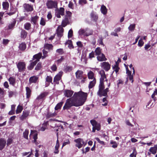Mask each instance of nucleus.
I'll list each match as a JSON object with an SVG mask.
<instances>
[{"instance_id":"1","label":"nucleus","mask_w":157,"mask_h":157,"mask_svg":"<svg viewBox=\"0 0 157 157\" xmlns=\"http://www.w3.org/2000/svg\"><path fill=\"white\" fill-rule=\"evenodd\" d=\"M87 94L82 91L75 92L71 98L67 99L63 107V109L68 110L72 106L78 107L82 105L85 103Z\"/></svg>"},{"instance_id":"2","label":"nucleus","mask_w":157,"mask_h":157,"mask_svg":"<svg viewBox=\"0 0 157 157\" xmlns=\"http://www.w3.org/2000/svg\"><path fill=\"white\" fill-rule=\"evenodd\" d=\"M58 3L56 1L52 0H48L46 3L47 8L52 9L55 8L57 7Z\"/></svg>"},{"instance_id":"3","label":"nucleus","mask_w":157,"mask_h":157,"mask_svg":"<svg viewBox=\"0 0 157 157\" xmlns=\"http://www.w3.org/2000/svg\"><path fill=\"white\" fill-rule=\"evenodd\" d=\"M64 31V29L61 27V25H59L58 27L56 30V33L58 37L57 40H60L61 38L63 36Z\"/></svg>"},{"instance_id":"4","label":"nucleus","mask_w":157,"mask_h":157,"mask_svg":"<svg viewBox=\"0 0 157 157\" xmlns=\"http://www.w3.org/2000/svg\"><path fill=\"white\" fill-rule=\"evenodd\" d=\"M74 142L76 143L75 146L79 149L81 148L83 145L86 144V143H85L83 140L81 138H78L76 139H75L74 140Z\"/></svg>"},{"instance_id":"5","label":"nucleus","mask_w":157,"mask_h":157,"mask_svg":"<svg viewBox=\"0 0 157 157\" xmlns=\"http://www.w3.org/2000/svg\"><path fill=\"white\" fill-rule=\"evenodd\" d=\"M109 91V88H107L105 89L102 90L101 91H98L97 94L100 97L104 96L105 97H108V92Z\"/></svg>"},{"instance_id":"6","label":"nucleus","mask_w":157,"mask_h":157,"mask_svg":"<svg viewBox=\"0 0 157 157\" xmlns=\"http://www.w3.org/2000/svg\"><path fill=\"white\" fill-rule=\"evenodd\" d=\"M26 64L24 62H19L17 64V67L18 70V71L21 72L25 71V69Z\"/></svg>"},{"instance_id":"7","label":"nucleus","mask_w":157,"mask_h":157,"mask_svg":"<svg viewBox=\"0 0 157 157\" xmlns=\"http://www.w3.org/2000/svg\"><path fill=\"white\" fill-rule=\"evenodd\" d=\"M101 66L106 71H108L110 69L111 65L108 62H104L101 63Z\"/></svg>"},{"instance_id":"8","label":"nucleus","mask_w":157,"mask_h":157,"mask_svg":"<svg viewBox=\"0 0 157 157\" xmlns=\"http://www.w3.org/2000/svg\"><path fill=\"white\" fill-rule=\"evenodd\" d=\"M112 68L114 70L112 73H113L114 71H115L117 75V73L118 72L119 70L120 69V67L118 65V63H117L116 64H115L114 66H112ZM111 77L113 78V81H114L115 80V78L113 77V74L111 75Z\"/></svg>"},{"instance_id":"9","label":"nucleus","mask_w":157,"mask_h":157,"mask_svg":"<svg viewBox=\"0 0 157 157\" xmlns=\"http://www.w3.org/2000/svg\"><path fill=\"white\" fill-rule=\"evenodd\" d=\"M90 123L94 127L96 130L99 131L101 129V125L100 124L98 123V122L95 120H91L90 121Z\"/></svg>"},{"instance_id":"10","label":"nucleus","mask_w":157,"mask_h":157,"mask_svg":"<svg viewBox=\"0 0 157 157\" xmlns=\"http://www.w3.org/2000/svg\"><path fill=\"white\" fill-rule=\"evenodd\" d=\"M39 77L37 76H33L31 77L29 79V84L36 83L38 82Z\"/></svg>"},{"instance_id":"11","label":"nucleus","mask_w":157,"mask_h":157,"mask_svg":"<svg viewBox=\"0 0 157 157\" xmlns=\"http://www.w3.org/2000/svg\"><path fill=\"white\" fill-rule=\"evenodd\" d=\"M42 58V54L41 52H39L38 53L35 54L33 56V58L32 60L30 61L31 62L34 59H36V61L38 62L39 61L40 59Z\"/></svg>"},{"instance_id":"12","label":"nucleus","mask_w":157,"mask_h":157,"mask_svg":"<svg viewBox=\"0 0 157 157\" xmlns=\"http://www.w3.org/2000/svg\"><path fill=\"white\" fill-rule=\"evenodd\" d=\"M64 94L67 98H70L72 95L74 91L71 90H65L63 91Z\"/></svg>"},{"instance_id":"13","label":"nucleus","mask_w":157,"mask_h":157,"mask_svg":"<svg viewBox=\"0 0 157 157\" xmlns=\"http://www.w3.org/2000/svg\"><path fill=\"white\" fill-rule=\"evenodd\" d=\"M69 20L70 19L67 17V16H65V18L63 20L62 22L61 25V27H62L63 28L64 27L66 26L67 25L69 24Z\"/></svg>"},{"instance_id":"14","label":"nucleus","mask_w":157,"mask_h":157,"mask_svg":"<svg viewBox=\"0 0 157 157\" xmlns=\"http://www.w3.org/2000/svg\"><path fill=\"white\" fill-rule=\"evenodd\" d=\"M30 113V112L28 111H23L22 115L20 117L21 120L23 121L26 118L29 116Z\"/></svg>"},{"instance_id":"15","label":"nucleus","mask_w":157,"mask_h":157,"mask_svg":"<svg viewBox=\"0 0 157 157\" xmlns=\"http://www.w3.org/2000/svg\"><path fill=\"white\" fill-rule=\"evenodd\" d=\"M24 7L25 10L27 12H31L33 10V6L28 4H24Z\"/></svg>"},{"instance_id":"16","label":"nucleus","mask_w":157,"mask_h":157,"mask_svg":"<svg viewBox=\"0 0 157 157\" xmlns=\"http://www.w3.org/2000/svg\"><path fill=\"white\" fill-rule=\"evenodd\" d=\"M16 23V20L15 19H13V21L8 25L7 29H13Z\"/></svg>"},{"instance_id":"17","label":"nucleus","mask_w":157,"mask_h":157,"mask_svg":"<svg viewBox=\"0 0 157 157\" xmlns=\"http://www.w3.org/2000/svg\"><path fill=\"white\" fill-rule=\"evenodd\" d=\"M97 59L98 61L100 62L105 61L107 60V59L106 58L105 55L103 53H102L97 56Z\"/></svg>"},{"instance_id":"18","label":"nucleus","mask_w":157,"mask_h":157,"mask_svg":"<svg viewBox=\"0 0 157 157\" xmlns=\"http://www.w3.org/2000/svg\"><path fill=\"white\" fill-rule=\"evenodd\" d=\"M48 94V93L47 92H44L42 93L37 97L36 99L38 100L41 99L44 100Z\"/></svg>"},{"instance_id":"19","label":"nucleus","mask_w":157,"mask_h":157,"mask_svg":"<svg viewBox=\"0 0 157 157\" xmlns=\"http://www.w3.org/2000/svg\"><path fill=\"white\" fill-rule=\"evenodd\" d=\"M83 72L81 70H78L75 72L76 78L77 79H81L83 78Z\"/></svg>"},{"instance_id":"20","label":"nucleus","mask_w":157,"mask_h":157,"mask_svg":"<svg viewBox=\"0 0 157 157\" xmlns=\"http://www.w3.org/2000/svg\"><path fill=\"white\" fill-rule=\"evenodd\" d=\"M6 141L4 139L0 138V150H2L6 146Z\"/></svg>"},{"instance_id":"21","label":"nucleus","mask_w":157,"mask_h":157,"mask_svg":"<svg viewBox=\"0 0 157 157\" xmlns=\"http://www.w3.org/2000/svg\"><path fill=\"white\" fill-rule=\"evenodd\" d=\"M91 19L95 21H96L98 19V15L94 12H92L90 14Z\"/></svg>"},{"instance_id":"22","label":"nucleus","mask_w":157,"mask_h":157,"mask_svg":"<svg viewBox=\"0 0 157 157\" xmlns=\"http://www.w3.org/2000/svg\"><path fill=\"white\" fill-rule=\"evenodd\" d=\"M10 84L14 86L16 83V78L12 77H10L8 79Z\"/></svg>"},{"instance_id":"23","label":"nucleus","mask_w":157,"mask_h":157,"mask_svg":"<svg viewBox=\"0 0 157 157\" xmlns=\"http://www.w3.org/2000/svg\"><path fill=\"white\" fill-rule=\"evenodd\" d=\"M18 48L21 51H24L26 48V45L25 42H22L20 44Z\"/></svg>"},{"instance_id":"24","label":"nucleus","mask_w":157,"mask_h":157,"mask_svg":"<svg viewBox=\"0 0 157 157\" xmlns=\"http://www.w3.org/2000/svg\"><path fill=\"white\" fill-rule=\"evenodd\" d=\"M53 46L52 44H46L44 45V48L45 49L48 50L49 51L50 50H52L53 49Z\"/></svg>"},{"instance_id":"25","label":"nucleus","mask_w":157,"mask_h":157,"mask_svg":"<svg viewBox=\"0 0 157 157\" xmlns=\"http://www.w3.org/2000/svg\"><path fill=\"white\" fill-rule=\"evenodd\" d=\"M25 89L26 91V98H29L31 96V90L30 88L28 87H25Z\"/></svg>"},{"instance_id":"26","label":"nucleus","mask_w":157,"mask_h":157,"mask_svg":"<svg viewBox=\"0 0 157 157\" xmlns=\"http://www.w3.org/2000/svg\"><path fill=\"white\" fill-rule=\"evenodd\" d=\"M39 18V17L37 15H36L34 17H32L31 18V22L33 23L34 25H36Z\"/></svg>"},{"instance_id":"27","label":"nucleus","mask_w":157,"mask_h":157,"mask_svg":"<svg viewBox=\"0 0 157 157\" xmlns=\"http://www.w3.org/2000/svg\"><path fill=\"white\" fill-rule=\"evenodd\" d=\"M96 83V79L95 78H94L93 80L90 81L88 87L90 89L92 88L94 86Z\"/></svg>"},{"instance_id":"28","label":"nucleus","mask_w":157,"mask_h":157,"mask_svg":"<svg viewBox=\"0 0 157 157\" xmlns=\"http://www.w3.org/2000/svg\"><path fill=\"white\" fill-rule=\"evenodd\" d=\"M101 13L104 15L106 14L107 12V9L106 6L103 5L101 6L100 9Z\"/></svg>"},{"instance_id":"29","label":"nucleus","mask_w":157,"mask_h":157,"mask_svg":"<svg viewBox=\"0 0 157 157\" xmlns=\"http://www.w3.org/2000/svg\"><path fill=\"white\" fill-rule=\"evenodd\" d=\"M31 63L29 66L28 67V68L29 70H32L33 68L34 67L36 64L38 62L35 60L34 61L30 62Z\"/></svg>"},{"instance_id":"30","label":"nucleus","mask_w":157,"mask_h":157,"mask_svg":"<svg viewBox=\"0 0 157 157\" xmlns=\"http://www.w3.org/2000/svg\"><path fill=\"white\" fill-rule=\"evenodd\" d=\"M94 73L91 71H90L87 73V76L89 79H94V78H95L94 77Z\"/></svg>"},{"instance_id":"31","label":"nucleus","mask_w":157,"mask_h":157,"mask_svg":"<svg viewBox=\"0 0 157 157\" xmlns=\"http://www.w3.org/2000/svg\"><path fill=\"white\" fill-rule=\"evenodd\" d=\"M27 32L24 30H22L21 33V37L23 39H25L27 35Z\"/></svg>"},{"instance_id":"32","label":"nucleus","mask_w":157,"mask_h":157,"mask_svg":"<svg viewBox=\"0 0 157 157\" xmlns=\"http://www.w3.org/2000/svg\"><path fill=\"white\" fill-rule=\"evenodd\" d=\"M65 44H68V47L70 49H73L74 48L72 44V42L71 40H68L65 43Z\"/></svg>"},{"instance_id":"33","label":"nucleus","mask_w":157,"mask_h":157,"mask_svg":"<svg viewBox=\"0 0 157 157\" xmlns=\"http://www.w3.org/2000/svg\"><path fill=\"white\" fill-rule=\"evenodd\" d=\"M63 101H61L59 103H58L56 106L55 109L56 110H57L58 109H61V107L62 106L63 104Z\"/></svg>"},{"instance_id":"34","label":"nucleus","mask_w":157,"mask_h":157,"mask_svg":"<svg viewBox=\"0 0 157 157\" xmlns=\"http://www.w3.org/2000/svg\"><path fill=\"white\" fill-rule=\"evenodd\" d=\"M102 49L100 47H97L95 50L94 52L95 53V55L97 56L102 54L101 53Z\"/></svg>"},{"instance_id":"35","label":"nucleus","mask_w":157,"mask_h":157,"mask_svg":"<svg viewBox=\"0 0 157 157\" xmlns=\"http://www.w3.org/2000/svg\"><path fill=\"white\" fill-rule=\"evenodd\" d=\"M56 114L55 112L52 113H51L48 112L47 113L46 115V118H49L50 117H52L56 116Z\"/></svg>"},{"instance_id":"36","label":"nucleus","mask_w":157,"mask_h":157,"mask_svg":"<svg viewBox=\"0 0 157 157\" xmlns=\"http://www.w3.org/2000/svg\"><path fill=\"white\" fill-rule=\"evenodd\" d=\"M79 32L80 34L81 35H83L85 34V35L86 36H88L89 35H92V33H90L88 34H87V33H85V31L83 29H80L79 31Z\"/></svg>"},{"instance_id":"37","label":"nucleus","mask_w":157,"mask_h":157,"mask_svg":"<svg viewBox=\"0 0 157 157\" xmlns=\"http://www.w3.org/2000/svg\"><path fill=\"white\" fill-rule=\"evenodd\" d=\"M23 109V107L22 106L20 105H19L17 108L16 110V113L18 114L20 113H21L22 111V110Z\"/></svg>"},{"instance_id":"38","label":"nucleus","mask_w":157,"mask_h":157,"mask_svg":"<svg viewBox=\"0 0 157 157\" xmlns=\"http://www.w3.org/2000/svg\"><path fill=\"white\" fill-rule=\"evenodd\" d=\"M29 133V131L28 129H25L24 132L23 133V136L24 138L28 140V136Z\"/></svg>"},{"instance_id":"39","label":"nucleus","mask_w":157,"mask_h":157,"mask_svg":"<svg viewBox=\"0 0 157 157\" xmlns=\"http://www.w3.org/2000/svg\"><path fill=\"white\" fill-rule=\"evenodd\" d=\"M105 86L104 82H100V83L98 86V91H101L102 90H103L105 89Z\"/></svg>"},{"instance_id":"40","label":"nucleus","mask_w":157,"mask_h":157,"mask_svg":"<svg viewBox=\"0 0 157 157\" xmlns=\"http://www.w3.org/2000/svg\"><path fill=\"white\" fill-rule=\"evenodd\" d=\"M61 76L62 75L60 74L56 75L54 78V82H56L60 80L61 78Z\"/></svg>"},{"instance_id":"41","label":"nucleus","mask_w":157,"mask_h":157,"mask_svg":"<svg viewBox=\"0 0 157 157\" xmlns=\"http://www.w3.org/2000/svg\"><path fill=\"white\" fill-rule=\"evenodd\" d=\"M24 28L26 30H29L31 28V24L29 23H27L24 25Z\"/></svg>"},{"instance_id":"42","label":"nucleus","mask_w":157,"mask_h":157,"mask_svg":"<svg viewBox=\"0 0 157 157\" xmlns=\"http://www.w3.org/2000/svg\"><path fill=\"white\" fill-rule=\"evenodd\" d=\"M136 27V24H132L130 25L128 27V30L131 31H133L135 28Z\"/></svg>"},{"instance_id":"43","label":"nucleus","mask_w":157,"mask_h":157,"mask_svg":"<svg viewBox=\"0 0 157 157\" xmlns=\"http://www.w3.org/2000/svg\"><path fill=\"white\" fill-rule=\"evenodd\" d=\"M3 8L6 10L8 9L9 6V3L7 2H4L2 3Z\"/></svg>"},{"instance_id":"44","label":"nucleus","mask_w":157,"mask_h":157,"mask_svg":"<svg viewBox=\"0 0 157 157\" xmlns=\"http://www.w3.org/2000/svg\"><path fill=\"white\" fill-rule=\"evenodd\" d=\"M13 137L9 138L7 140L6 144L7 146H9L12 144L13 142Z\"/></svg>"},{"instance_id":"45","label":"nucleus","mask_w":157,"mask_h":157,"mask_svg":"<svg viewBox=\"0 0 157 157\" xmlns=\"http://www.w3.org/2000/svg\"><path fill=\"white\" fill-rule=\"evenodd\" d=\"M42 67V63L41 62L38 63L35 67V70L36 71L40 70Z\"/></svg>"},{"instance_id":"46","label":"nucleus","mask_w":157,"mask_h":157,"mask_svg":"<svg viewBox=\"0 0 157 157\" xmlns=\"http://www.w3.org/2000/svg\"><path fill=\"white\" fill-rule=\"evenodd\" d=\"M62 16H63L64 14V9L63 7H60L59 9L57 11Z\"/></svg>"},{"instance_id":"47","label":"nucleus","mask_w":157,"mask_h":157,"mask_svg":"<svg viewBox=\"0 0 157 157\" xmlns=\"http://www.w3.org/2000/svg\"><path fill=\"white\" fill-rule=\"evenodd\" d=\"M56 52L59 55H63L64 54V52L63 48H60L57 49Z\"/></svg>"},{"instance_id":"48","label":"nucleus","mask_w":157,"mask_h":157,"mask_svg":"<svg viewBox=\"0 0 157 157\" xmlns=\"http://www.w3.org/2000/svg\"><path fill=\"white\" fill-rule=\"evenodd\" d=\"M149 151L153 154L155 155L157 152V151L153 147H151L149 149Z\"/></svg>"},{"instance_id":"49","label":"nucleus","mask_w":157,"mask_h":157,"mask_svg":"<svg viewBox=\"0 0 157 157\" xmlns=\"http://www.w3.org/2000/svg\"><path fill=\"white\" fill-rule=\"evenodd\" d=\"M46 81L49 83H52V78L50 76H47L46 78Z\"/></svg>"},{"instance_id":"50","label":"nucleus","mask_w":157,"mask_h":157,"mask_svg":"<svg viewBox=\"0 0 157 157\" xmlns=\"http://www.w3.org/2000/svg\"><path fill=\"white\" fill-rule=\"evenodd\" d=\"M72 68L73 67L72 66H66L65 70L67 71L70 72L72 71Z\"/></svg>"},{"instance_id":"51","label":"nucleus","mask_w":157,"mask_h":157,"mask_svg":"<svg viewBox=\"0 0 157 157\" xmlns=\"http://www.w3.org/2000/svg\"><path fill=\"white\" fill-rule=\"evenodd\" d=\"M40 24L42 26H44L45 25L46 22L44 19L43 17L41 18Z\"/></svg>"},{"instance_id":"52","label":"nucleus","mask_w":157,"mask_h":157,"mask_svg":"<svg viewBox=\"0 0 157 157\" xmlns=\"http://www.w3.org/2000/svg\"><path fill=\"white\" fill-rule=\"evenodd\" d=\"M72 13L69 11H66V15L65 16H67L70 20L71 19Z\"/></svg>"},{"instance_id":"53","label":"nucleus","mask_w":157,"mask_h":157,"mask_svg":"<svg viewBox=\"0 0 157 157\" xmlns=\"http://www.w3.org/2000/svg\"><path fill=\"white\" fill-rule=\"evenodd\" d=\"M110 144H113L112 146V147L113 148H116L118 146L117 144L115 141H111Z\"/></svg>"},{"instance_id":"54","label":"nucleus","mask_w":157,"mask_h":157,"mask_svg":"<svg viewBox=\"0 0 157 157\" xmlns=\"http://www.w3.org/2000/svg\"><path fill=\"white\" fill-rule=\"evenodd\" d=\"M73 32L72 29H70L68 32V37L69 38H71L73 36Z\"/></svg>"},{"instance_id":"55","label":"nucleus","mask_w":157,"mask_h":157,"mask_svg":"<svg viewBox=\"0 0 157 157\" xmlns=\"http://www.w3.org/2000/svg\"><path fill=\"white\" fill-rule=\"evenodd\" d=\"M43 56H42V59H43L45 58L46 56H47L48 52L45 50H43Z\"/></svg>"},{"instance_id":"56","label":"nucleus","mask_w":157,"mask_h":157,"mask_svg":"<svg viewBox=\"0 0 157 157\" xmlns=\"http://www.w3.org/2000/svg\"><path fill=\"white\" fill-rule=\"evenodd\" d=\"M87 3V1L86 0H79V4L81 5H83L84 4H85Z\"/></svg>"},{"instance_id":"57","label":"nucleus","mask_w":157,"mask_h":157,"mask_svg":"<svg viewBox=\"0 0 157 157\" xmlns=\"http://www.w3.org/2000/svg\"><path fill=\"white\" fill-rule=\"evenodd\" d=\"M103 38L102 37H101L98 40V42L99 43V44L101 45H104V43L103 42Z\"/></svg>"},{"instance_id":"58","label":"nucleus","mask_w":157,"mask_h":157,"mask_svg":"<svg viewBox=\"0 0 157 157\" xmlns=\"http://www.w3.org/2000/svg\"><path fill=\"white\" fill-rule=\"evenodd\" d=\"M70 144V141L69 140H67L66 141L63 142V143L62 146V148L66 145L67 144Z\"/></svg>"},{"instance_id":"59","label":"nucleus","mask_w":157,"mask_h":157,"mask_svg":"<svg viewBox=\"0 0 157 157\" xmlns=\"http://www.w3.org/2000/svg\"><path fill=\"white\" fill-rule=\"evenodd\" d=\"M101 77L100 79V82H104V80L105 78H106L105 75L101 76Z\"/></svg>"},{"instance_id":"60","label":"nucleus","mask_w":157,"mask_h":157,"mask_svg":"<svg viewBox=\"0 0 157 157\" xmlns=\"http://www.w3.org/2000/svg\"><path fill=\"white\" fill-rule=\"evenodd\" d=\"M37 133H35L33 135V139H34V142L36 143V140L37 139Z\"/></svg>"},{"instance_id":"61","label":"nucleus","mask_w":157,"mask_h":157,"mask_svg":"<svg viewBox=\"0 0 157 157\" xmlns=\"http://www.w3.org/2000/svg\"><path fill=\"white\" fill-rule=\"evenodd\" d=\"M144 44V42L142 40H140L138 42V45L140 47L143 46Z\"/></svg>"},{"instance_id":"62","label":"nucleus","mask_w":157,"mask_h":157,"mask_svg":"<svg viewBox=\"0 0 157 157\" xmlns=\"http://www.w3.org/2000/svg\"><path fill=\"white\" fill-rule=\"evenodd\" d=\"M10 41V40L8 39H3L2 43L4 45H6L8 44Z\"/></svg>"},{"instance_id":"63","label":"nucleus","mask_w":157,"mask_h":157,"mask_svg":"<svg viewBox=\"0 0 157 157\" xmlns=\"http://www.w3.org/2000/svg\"><path fill=\"white\" fill-rule=\"evenodd\" d=\"M135 152L136 153V151L135 149H134L133 150V152L130 155V157H136V153H135Z\"/></svg>"},{"instance_id":"64","label":"nucleus","mask_w":157,"mask_h":157,"mask_svg":"<svg viewBox=\"0 0 157 157\" xmlns=\"http://www.w3.org/2000/svg\"><path fill=\"white\" fill-rule=\"evenodd\" d=\"M94 52L93 51H92L89 54V58L90 59H91L94 57Z\"/></svg>"}]
</instances>
